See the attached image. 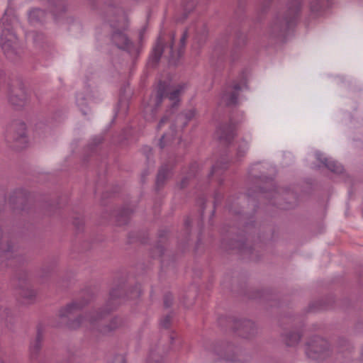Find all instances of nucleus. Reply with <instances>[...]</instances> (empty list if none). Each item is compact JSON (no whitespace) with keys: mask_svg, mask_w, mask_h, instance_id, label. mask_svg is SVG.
<instances>
[{"mask_svg":"<svg viewBox=\"0 0 363 363\" xmlns=\"http://www.w3.org/2000/svg\"><path fill=\"white\" fill-rule=\"evenodd\" d=\"M84 305L77 302L68 304L65 308L60 311L59 316L70 328L76 329L82 326L90 330H97L103 334L115 330L121 325V322L118 318H113L109 325H103L101 322L104 313L96 311H91L84 316H79L75 320H71V317L79 311Z\"/></svg>","mask_w":363,"mask_h":363,"instance_id":"nucleus-1","label":"nucleus"},{"mask_svg":"<svg viewBox=\"0 0 363 363\" xmlns=\"http://www.w3.org/2000/svg\"><path fill=\"white\" fill-rule=\"evenodd\" d=\"M300 0L289 1L286 7L279 11L273 18L269 32L274 37L284 36L286 32L296 23L301 11Z\"/></svg>","mask_w":363,"mask_h":363,"instance_id":"nucleus-2","label":"nucleus"},{"mask_svg":"<svg viewBox=\"0 0 363 363\" xmlns=\"http://www.w3.org/2000/svg\"><path fill=\"white\" fill-rule=\"evenodd\" d=\"M186 84H178L175 86H168L164 82L158 84L155 95L150 99L149 104L145 107V118L147 121H153L156 117L157 108L160 106L164 96L171 101V108L176 107L179 102V96L184 93Z\"/></svg>","mask_w":363,"mask_h":363,"instance_id":"nucleus-3","label":"nucleus"},{"mask_svg":"<svg viewBox=\"0 0 363 363\" xmlns=\"http://www.w3.org/2000/svg\"><path fill=\"white\" fill-rule=\"evenodd\" d=\"M0 45L5 56L11 61L19 59L23 54L18 38L12 29L4 28L0 37Z\"/></svg>","mask_w":363,"mask_h":363,"instance_id":"nucleus-4","label":"nucleus"},{"mask_svg":"<svg viewBox=\"0 0 363 363\" xmlns=\"http://www.w3.org/2000/svg\"><path fill=\"white\" fill-rule=\"evenodd\" d=\"M329 348L328 342L319 337H315L307 345L306 354L313 359H320Z\"/></svg>","mask_w":363,"mask_h":363,"instance_id":"nucleus-5","label":"nucleus"},{"mask_svg":"<svg viewBox=\"0 0 363 363\" xmlns=\"http://www.w3.org/2000/svg\"><path fill=\"white\" fill-rule=\"evenodd\" d=\"M235 329L238 335L243 338H250L257 333V328L255 323L249 320L236 321Z\"/></svg>","mask_w":363,"mask_h":363,"instance_id":"nucleus-6","label":"nucleus"},{"mask_svg":"<svg viewBox=\"0 0 363 363\" xmlns=\"http://www.w3.org/2000/svg\"><path fill=\"white\" fill-rule=\"evenodd\" d=\"M26 134V123L21 121L12 122L8 128V137L14 141H25Z\"/></svg>","mask_w":363,"mask_h":363,"instance_id":"nucleus-7","label":"nucleus"},{"mask_svg":"<svg viewBox=\"0 0 363 363\" xmlns=\"http://www.w3.org/2000/svg\"><path fill=\"white\" fill-rule=\"evenodd\" d=\"M240 90L241 86L238 83L228 86L221 95V101L228 106L236 105L238 94Z\"/></svg>","mask_w":363,"mask_h":363,"instance_id":"nucleus-8","label":"nucleus"},{"mask_svg":"<svg viewBox=\"0 0 363 363\" xmlns=\"http://www.w3.org/2000/svg\"><path fill=\"white\" fill-rule=\"evenodd\" d=\"M9 101L16 109H19L27 104L28 97L24 89H14L9 94Z\"/></svg>","mask_w":363,"mask_h":363,"instance_id":"nucleus-9","label":"nucleus"},{"mask_svg":"<svg viewBox=\"0 0 363 363\" xmlns=\"http://www.w3.org/2000/svg\"><path fill=\"white\" fill-rule=\"evenodd\" d=\"M219 359L234 362L236 360L235 347L230 344L218 345L214 349Z\"/></svg>","mask_w":363,"mask_h":363,"instance_id":"nucleus-10","label":"nucleus"},{"mask_svg":"<svg viewBox=\"0 0 363 363\" xmlns=\"http://www.w3.org/2000/svg\"><path fill=\"white\" fill-rule=\"evenodd\" d=\"M235 135V126L231 123L222 125L216 130L218 138L225 143H230L234 138Z\"/></svg>","mask_w":363,"mask_h":363,"instance_id":"nucleus-11","label":"nucleus"},{"mask_svg":"<svg viewBox=\"0 0 363 363\" xmlns=\"http://www.w3.org/2000/svg\"><path fill=\"white\" fill-rule=\"evenodd\" d=\"M111 38L112 41L116 44V45L118 48L130 52L132 43L129 40L127 35L123 31L119 30H114L112 34Z\"/></svg>","mask_w":363,"mask_h":363,"instance_id":"nucleus-12","label":"nucleus"},{"mask_svg":"<svg viewBox=\"0 0 363 363\" xmlns=\"http://www.w3.org/2000/svg\"><path fill=\"white\" fill-rule=\"evenodd\" d=\"M315 156L317 160L322 162V164L331 172L337 174H340L342 172V166L336 161L330 158L325 157L323 155L319 152L315 153Z\"/></svg>","mask_w":363,"mask_h":363,"instance_id":"nucleus-13","label":"nucleus"},{"mask_svg":"<svg viewBox=\"0 0 363 363\" xmlns=\"http://www.w3.org/2000/svg\"><path fill=\"white\" fill-rule=\"evenodd\" d=\"M163 50H164V41L161 37H159L155 46L153 48V50H152V54L150 56V60L152 62V63L157 64L159 62V60L162 55Z\"/></svg>","mask_w":363,"mask_h":363,"instance_id":"nucleus-14","label":"nucleus"},{"mask_svg":"<svg viewBox=\"0 0 363 363\" xmlns=\"http://www.w3.org/2000/svg\"><path fill=\"white\" fill-rule=\"evenodd\" d=\"M208 38V30L205 25H201L196 28L194 41L199 47L202 46Z\"/></svg>","mask_w":363,"mask_h":363,"instance_id":"nucleus-15","label":"nucleus"},{"mask_svg":"<svg viewBox=\"0 0 363 363\" xmlns=\"http://www.w3.org/2000/svg\"><path fill=\"white\" fill-rule=\"evenodd\" d=\"M196 111L195 108H191L184 113L179 114L176 119V123H182V128L183 129L195 116Z\"/></svg>","mask_w":363,"mask_h":363,"instance_id":"nucleus-16","label":"nucleus"},{"mask_svg":"<svg viewBox=\"0 0 363 363\" xmlns=\"http://www.w3.org/2000/svg\"><path fill=\"white\" fill-rule=\"evenodd\" d=\"M283 337L284 341L287 346L294 347L299 342L301 335L297 332H289L286 333Z\"/></svg>","mask_w":363,"mask_h":363,"instance_id":"nucleus-17","label":"nucleus"},{"mask_svg":"<svg viewBox=\"0 0 363 363\" xmlns=\"http://www.w3.org/2000/svg\"><path fill=\"white\" fill-rule=\"evenodd\" d=\"M49 4L51 7V11L57 14L65 11L66 4L63 0H49Z\"/></svg>","mask_w":363,"mask_h":363,"instance_id":"nucleus-18","label":"nucleus"},{"mask_svg":"<svg viewBox=\"0 0 363 363\" xmlns=\"http://www.w3.org/2000/svg\"><path fill=\"white\" fill-rule=\"evenodd\" d=\"M309 4L311 12L318 14L322 11L326 2L325 0H311Z\"/></svg>","mask_w":363,"mask_h":363,"instance_id":"nucleus-19","label":"nucleus"},{"mask_svg":"<svg viewBox=\"0 0 363 363\" xmlns=\"http://www.w3.org/2000/svg\"><path fill=\"white\" fill-rule=\"evenodd\" d=\"M169 174V170L166 166H162L161 169L159 170L157 179H156V184L158 186L162 185L167 177Z\"/></svg>","mask_w":363,"mask_h":363,"instance_id":"nucleus-20","label":"nucleus"},{"mask_svg":"<svg viewBox=\"0 0 363 363\" xmlns=\"http://www.w3.org/2000/svg\"><path fill=\"white\" fill-rule=\"evenodd\" d=\"M77 104L81 108L83 114L86 115L89 113V108L86 106V99L82 94H79L77 96Z\"/></svg>","mask_w":363,"mask_h":363,"instance_id":"nucleus-21","label":"nucleus"},{"mask_svg":"<svg viewBox=\"0 0 363 363\" xmlns=\"http://www.w3.org/2000/svg\"><path fill=\"white\" fill-rule=\"evenodd\" d=\"M175 133H176V125L174 123L171 124L170 133H164L161 137V139L160 141V147L163 148L164 147V144L163 141L165 138L167 140L172 138L174 136Z\"/></svg>","mask_w":363,"mask_h":363,"instance_id":"nucleus-22","label":"nucleus"},{"mask_svg":"<svg viewBox=\"0 0 363 363\" xmlns=\"http://www.w3.org/2000/svg\"><path fill=\"white\" fill-rule=\"evenodd\" d=\"M248 148H249L248 143L245 140H241L240 142V143L238 145V152H237L238 157H243L246 154L247 151L248 150Z\"/></svg>","mask_w":363,"mask_h":363,"instance_id":"nucleus-23","label":"nucleus"},{"mask_svg":"<svg viewBox=\"0 0 363 363\" xmlns=\"http://www.w3.org/2000/svg\"><path fill=\"white\" fill-rule=\"evenodd\" d=\"M45 14V13L43 10L35 9L30 11L29 18L30 21H40V18L44 17Z\"/></svg>","mask_w":363,"mask_h":363,"instance_id":"nucleus-24","label":"nucleus"},{"mask_svg":"<svg viewBox=\"0 0 363 363\" xmlns=\"http://www.w3.org/2000/svg\"><path fill=\"white\" fill-rule=\"evenodd\" d=\"M36 293L33 289H22L21 291V296L28 301H32L35 297Z\"/></svg>","mask_w":363,"mask_h":363,"instance_id":"nucleus-25","label":"nucleus"},{"mask_svg":"<svg viewBox=\"0 0 363 363\" xmlns=\"http://www.w3.org/2000/svg\"><path fill=\"white\" fill-rule=\"evenodd\" d=\"M40 341H41V336H40V333H38L36 340L35 341V342L33 345H31L30 348L32 353H36L40 350Z\"/></svg>","mask_w":363,"mask_h":363,"instance_id":"nucleus-26","label":"nucleus"},{"mask_svg":"<svg viewBox=\"0 0 363 363\" xmlns=\"http://www.w3.org/2000/svg\"><path fill=\"white\" fill-rule=\"evenodd\" d=\"M16 199L19 201L23 200L22 193L21 191L13 193V194H12L9 198V203L14 204L16 203Z\"/></svg>","mask_w":363,"mask_h":363,"instance_id":"nucleus-27","label":"nucleus"},{"mask_svg":"<svg viewBox=\"0 0 363 363\" xmlns=\"http://www.w3.org/2000/svg\"><path fill=\"white\" fill-rule=\"evenodd\" d=\"M186 38H187V33L186 32H184L180 38V48L179 49V51H178L179 56L182 55V49L184 48V46L186 45Z\"/></svg>","mask_w":363,"mask_h":363,"instance_id":"nucleus-28","label":"nucleus"},{"mask_svg":"<svg viewBox=\"0 0 363 363\" xmlns=\"http://www.w3.org/2000/svg\"><path fill=\"white\" fill-rule=\"evenodd\" d=\"M10 318V312L6 308H0V319L1 320H5L7 321V320Z\"/></svg>","mask_w":363,"mask_h":363,"instance_id":"nucleus-29","label":"nucleus"},{"mask_svg":"<svg viewBox=\"0 0 363 363\" xmlns=\"http://www.w3.org/2000/svg\"><path fill=\"white\" fill-rule=\"evenodd\" d=\"M171 319H172V316L170 315H166L165 317H164L161 321H160V325L164 328H167L169 325H170V322H171Z\"/></svg>","mask_w":363,"mask_h":363,"instance_id":"nucleus-30","label":"nucleus"},{"mask_svg":"<svg viewBox=\"0 0 363 363\" xmlns=\"http://www.w3.org/2000/svg\"><path fill=\"white\" fill-rule=\"evenodd\" d=\"M111 363H125V359L123 355L117 354L113 357Z\"/></svg>","mask_w":363,"mask_h":363,"instance_id":"nucleus-31","label":"nucleus"},{"mask_svg":"<svg viewBox=\"0 0 363 363\" xmlns=\"http://www.w3.org/2000/svg\"><path fill=\"white\" fill-rule=\"evenodd\" d=\"M172 301H173V298H172V296L171 294H167L164 296V305L165 307L167 308H169L171 306L172 303Z\"/></svg>","mask_w":363,"mask_h":363,"instance_id":"nucleus-32","label":"nucleus"},{"mask_svg":"<svg viewBox=\"0 0 363 363\" xmlns=\"http://www.w3.org/2000/svg\"><path fill=\"white\" fill-rule=\"evenodd\" d=\"M147 363H160V362L159 358L154 353H151L148 357Z\"/></svg>","mask_w":363,"mask_h":363,"instance_id":"nucleus-33","label":"nucleus"},{"mask_svg":"<svg viewBox=\"0 0 363 363\" xmlns=\"http://www.w3.org/2000/svg\"><path fill=\"white\" fill-rule=\"evenodd\" d=\"M169 123V117L165 116L160 121V123L157 125V129H160L165 123Z\"/></svg>","mask_w":363,"mask_h":363,"instance_id":"nucleus-34","label":"nucleus"},{"mask_svg":"<svg viewBox=\"0 0 363 363\" xmlns=\"http://www.w3.org/2000/svg\"><path fill=\"white\" fill-rule=\"evenodd\" d=\"M244 245H245V243L243 242L236 241L233 247L238 248L240 250H244Z\"/></svg>","mask_w":363,"mask_h":363,"instance_id":"nucleus-35","label":"nucleus"},{"mask_svg":"<svg viewBox=\"0 0 363 363\" xmlns=\"http://www.w3.org/2000/svg\"><path fill=\"white\" fill-rule=\"evenodd\" d=\"M117 295H118V290H113L110 294L111 301H114L116 298Z\"/></svg>","mask_w":363,"mask_h":363,"instance_id":"nucleus-36","label":"nucleus"},{"mask_svg":"<svg viewBox=\"0 0 363 363\" xmlns=\"http://www.w3.org/2000/svg\"><path fill=\"white\" fill-rule=\"evenodd\" d=\"M220 168L219 164L217 163L215 165L212 167L211 174H215L218 171V169Z\"/></svg>","mask_w":363,"mask_h":363,"instance_id":"nucleus-37","label":"nucleus"},{"mask_svg":"<svg viewBox=\"0 0 363 363\" xmlns=\"http://www.w3.org/2000/svg\"><path fill=\"white\" fill-rule=\"evenodd\" d=\"M169 57H170L171 59L174 58V55H173V45L172 44L169 47Z\"/></svg>","mask_w":363,"mask_h":363,"instance_id":"nucleus-38","label":"nucleus"},{"mask_svg":"<svg viewBox=\"0 0 363 363\" xmlns=\"http://www.w3.org/2000/svg\"><path fill=\"white\" fill-rule=\"evenodd\" d=\"M145 150H147V157L149 159V156L151 155L152 150L149 147H146Z\"/></svg>","mask_w":363,"mask_h":363,"instance_id":"nucleus-39","label":"nucleus"},{"mask_svg":"<svg viewBox=\"0 0 363 363\" xmlns=\"http://www.w3.org/2000/svg\"><path fill=\"white\" fill-rule=\"evenodd\" d=\"M186 178L184 179L182 181V183H181V187L182 188H184V186H186Z\"/></svg>","mask_w":363,"mask_h":363,"instance_id":"nucleus-40","label":"nucleus"},{"mask_svg":"<svg viewBox=\"0 0 363 363\" xmlns=\"http://www.w3.org/2000/svg\"><path fill=\"white\" fill-rule=\"evenodd\" d=\"M185 225L188 226L190 225V220L189 219H186L184 222Z\"/></svg>","mask_w":363,"mask_h":363,"instance_id":"nucleus-41","label":"nucleus"},{"mask_svg":"<svg viewBox=\"0 0 363 363\" xmlns=\"http://www.w3.org/2000/svg\"><path fill=\"white\" fill-rule=\"evenodd\" d=\"M97 141L95 143L96 145L97 143H100L101 142V139L100 138L96 139Z\"/></svg>","mask_w":363,"mask_h":363,"instance_id":"nucleus-42","label":"nucleus"},{"mask_svg":"<svg viewBox=\"0 0 363 363\" xmlns=\"http://www.w3.org/2000/svg\"><path fill=\"white\" fill-rule=\"evenodd\" d=\"M5 20H6L5 17L2 18L1 21H2L3 23H4Z\"/></svg>","mask_w":363,"mask_h":363,"instance_id":"nucleus-43","label":"nucleus"},{"mask_svg":"<svg viewBox=\"0 0 363 363\" xmlns=\"http://www.w3.org/2000/svg\"><path fill=\"white\" fill-rule=\"evenodd\" d=\"M226 167H227L226 164H225H225H223V169H225Z\"/></svg>","mask_w":363,"mask_h":363,"instance_id":"nucleus-44","label":"nucleus"},{"mask_svg":"<svg viewBox=\"0 0 363 363\" xmlns=\"http://www.w3.org/2000/svg\"><path fill=\"white\" fill-rule=\"evenodd\" d=\"M0 363H4L1 357H0Z\"/></svg>","mask_w":363,"mask_h":363,"instance_id":"nucleus-45","label":"nucleus"}]
</instances>
